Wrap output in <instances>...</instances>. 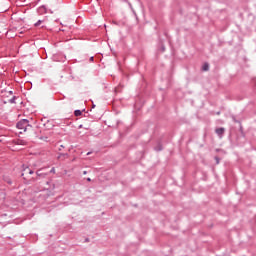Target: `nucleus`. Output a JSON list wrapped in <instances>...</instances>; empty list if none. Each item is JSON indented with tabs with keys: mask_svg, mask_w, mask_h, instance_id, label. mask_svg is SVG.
I'll list each match as a JSON object with an SVG mask.
<instances>
[{
	"mask_svg": "<svg viewBox=\"0 0 256 256\" xmlns=\"http://www.w3.org/2000/svg\"><path fill=\"white\" fill-rule=\"evenodd\" d=\"M202 70L209 71V64L205 63L202 67Z\"/></svg>",
	"mask_w": 256,
	"mask_h": 256,
	"instance_id": "8",
	"label": "nucleus"
},
{
	"mask_svg": "<svg viewBox=\"0 0 256 256\" xmlns=\"http://www.w3.org/2000/svg\"><path fill=\"white\" fill-rule=\"evenodd\" d=\"M90 61H93V57L90 58Z\"/></svg>",
	"mask_w": 256,
	"mask_h": 256,
	"instance_id": "17",
	"label": "nucleus"
},
{
	"mask_svg": "<svg viewBox=\"0 0 256 256\" xmlns=\"http://www.w3.org/2000/svg\"><path fill=\"white\" fill-rule=\"evenodd\" d=\"M9 103H15V97L9 100Z\"/></svg>",
	"mask_w": 256,
	"mask_h": 256,
	"instance_id": "10",
	"label": "nucleus"
},
{
	"mask_svg": "<svg viewBox=\"0 0 256 256\" xmlns=\"http://www.w3.org/2000/svg\"><path fill=\"white\" fill-rule=\"evenodd\" d=\"M3 180H4L6 183H8V185H11V183H13V182L11 181V178H10L9 176H4Z\"/></svg>",
	"mask_w": 256,
	"mask_h": 256,
	"instance_id": "5",
	"label": "nucleus"
},
{
	"mask_svg": "<svg viewBox=\"0 0 256 256\" xmlns=\"http://www.w3.org/2000/svg\"><path fill=\"white\" fill-rule=\"evenodd\" d=\"M37 177H41L43 179H45L46 175H48L47 173L43 172V169H40L36 172Z\"/></svg>",
	"mask_w": 256,
	"mask_h": 256,
	"instance_id": "4",
	"label": "nucleus"
},
{
	"mask_svg": "<svg viewBox=\"0 0 256 256\" xmlns=\"http://www.w3.org/2000/svg\"><path fill=\"white\" fill-rule=\"evenodd\" d=\"M216 162L219 163V158H216Z\"/></svg>",
	"mask_w": 256,
	"mask_h": 256,
	"instance_id": "14",
	"label": "nucleus"
},
{
	"mask_svg": "<svg viewBox=\"0 0 256 256\" xmlns=\"http://www.w3.org/2000/svg\"><path fill=\"white\" fill-rule=\"evenodd\" d=\"M92 107L95 108V104H93Z\"/></svg>",
	"mask_w": 256,
	"mask_h": 256,
	"instance_id": "19",
	"label": "nucleus"
},
{
	"mask_svg": "<svg viewBox=\"0 0 256 256\" xmlns=\"http://www.w3.org/2000/svg\"><path fill=\"white\" fill-rule=\"evenodd\" d=\"M17 129H20L21 131H23L25 133V131H27V129H32L33 126H31L29 124V120L27 119H22L20 120L17 125H16Z\"/></svg>",
	"mask_w": 256,
	"mask_h": 256,
	"instance_id": "1",
	"label": "nucleus"
},
{
	"mask_svg": "<svg viewBox=\"0 0 256 256\" xmlns=\"http://www.w3.org/2000/svg\"><path fill=\"white\" fill-rule=\"evenodd\" d=\"M87 181H91V178H87Z\"/></svg>",
	"mask_w": 256,
	"mask_h": 256,
	"instance_id": "15",
	"label": "nucleus"
},
{
	"mask_svg": "<svg viewBox=\"0 0 256 256\" xmlns=\"http://www.w3.org/2000/svg\"><path fill=\"white\" fill-rule=\"evenodd\" d=\"M17 145H27V141H25V140H17Z\"/></svg>",
	"mask_w": 256,
	"mask_h": 256,
	"instance_id": "7",
	"label": "nucleus"
},
{
	"mask_svg": "<svg viewBox=\"0 0 256 256\" xmlns=\"http://www.w3.org/2000/svg\"><path fill=\"white\" fill-rule=\"evenodd\" d=\"M82 114H83V112H81V110H75L74 111L75 117H81Z\"/></svg>",
	"mask_w": 256,
	"mask_h": 256,
	"instance_id": "6",
	"label": "nucleus"
},
{
	"mask_svg": "<svg viewBox=\"0 0 256 256\" xmlns=\"http://www.w3.org/2000/svg\"><path fill=\"white\" fill-rule=\"evenodd\" d=\"M162 51H165V48L162 46Z\"/></svg>",
	"mask_w": 256,
	"mask_h": 256,
	"instance_id": "16",
	"label": "nucleus"
},
{
	"mask_svg": "<svg viewBox=\"0 0 256 256\" xmlns=\"http://www.w3.org/2000/svg\"><path fill=\"white\" fill-rule=\"evenodd\" d=\"M41 23H43L42 20H38L36 23H35V27H39V25H41Z\"/></svg>",
	"mask_w": 256,
	"mask_h": 256,
	"instance_id": "9",
	"label": "nucleus"
},
{
	"mask_svg": "<svg viewBox=\"0 0 256 256\" xmlns=\"http://www.w3.org/2000/svg\"><path fill=\"white\" fill-rule=\"evenodd\" d=\"M87 155H91V152H88Z\"/></svg>",
	"mask_w": 256,
	"mask_h": 256,
	"instance_id": "18",
	"label": "nucleus"
},
{
	"mask_svg": "<svg viewBox=\"0 0 256 256\" xmlns=\"http://www.w3.org/2000/svg\"><path fill=\"white\" fill-rule=\"evenodd\" d=\"M216 135H218L219 139H223V135H225V128L220 127L215 129Z\"/></svg>",
	"mask_w": 256,
	"mask_h": 256,
	"instance_id": "2",
	"label": "nucleus"
},
{
	"mask_svg": "<svg viewBox=\"0 0 256 256\" xmlns=\"http://www.w3.org/2000/svg\"><path fill=\"white\" fill-rule=\"evenodd\" d=\"M50 173H55V168H52V169L50 170Z\"/></svg>",
	"mask_w": 256,
	"mask_h": 256,
	"instance_id": "11",
	"label": "nucleus"
},
{
	"mask_svg": "<svg viewBox=\"0 0 256 256\" xmlns=\"http://www.w3.org/2000/svg\"><path fill=\"white\" fill-rule=\"evenodd\" d=\"M83 175H87V171H84V172H83Z\"/></svg>",
	"mask_w": 256,
	"mask_h": 256,
	"instance_id": "13",
	"label": "nucleus"
},
{
	"mask_svg": "<svg viewBox=\"0 0 256 256\" xmlns=\"http://www.w3.org/2000/svg\"><path fill=\"white\" fill-rule=\"evenodd\" d=\"M21 175L22 177H25V175H33V170H31L29 167H26L23 169V173Z\"/></svg>",
	"mask_w": 256,
	"mask_h": 256,
	"instance_id": "3",
	"label": "nucleus"
},
{
	"mask_svg": "<svg viewBox=\"0 0 256 256\" xmlns=\"http://www.w3.org/2000/svg\"><path fill=\"white\" fill-rule=\"evenodd\" d=\"M60 147H61V149H65V146H63V145H61Z\"/></svg>",
	"mask_w": 256,
	"mask_h": 256,
	"instance_id": "12",
	"label": "nucleus"
}]
</instances>
